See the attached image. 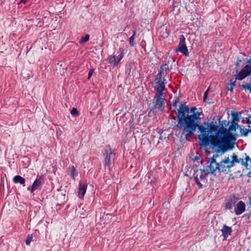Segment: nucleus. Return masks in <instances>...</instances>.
<instances>
[{
  "label": "nucleus",
  "mask_w": 251,
  "mask_h": 251,
  "mask_svg": "<svg viewBox=\"0 0 251 251\" xmlns=\"http://www.w3.org/2000/svg\"><path fill=\"white\" fill-rule=\"evenodd\" d=\"M178 102H179V99L178 98H176L175 100V101H174V102L173 103V106L174 108H176L177 104H178Z\"/></svg>",
  "instance_id": "2f4dec72"
},
{
  "label": "nucleus",
  "mask_w": 251,
  "mask_h": 251,
  "mask_svg": "<svg viewBox=\"0 0 251 251\" xmlns=\"http://www.w3.org/2000/svg\"><path fill=\"white\" fill-rule=\"evenodd\" d=\"M124 50L123 48H120L117 51L116 54L110 55L108 57V62L113 67L117 66L124 57Z\"/></svg>",
  "instance_id": "423d86ee"
},
{
  "label": "nucleus",
  "mask_w": 251,
  "mask_h": 251,
  "mask_svg": "<svg viewBox=\"0 0 251 251\" xmlns=\"http://www.w3.org/2000/svg\"><path fill=\"white\" fill-rule=\"evenodd\" d=\"M136 34V31H134L133 35L129 39V43L131 47H133L135 45L134 41V37L135 36Z\"/></svg>",
  "instance_id": "b1692460"
},
{
  "label": "nucleus",
  "mask_w": 251,
  "mask_h": 251,
  "mask_svg": "<svg viewBox=\"0 0 251 251\" xmlns=\"http://www.w3.org/2000/svg\"><path fill=\"white\" fill-rule=\"evenodd\" d=\"M157 84L156 87V92L155 95H164L163 91L165 87L166 79H163V81H161L159 82H155Z\"/></svg>",
  "instance_id": "4468645a"
},
{
  "label": "nucleus",
  "mask_w": 251,
  "mask_h": 251,
  "mask_svg": "<svg viewBox=\"0 0 251 251\" xmlns=\"http://www.w3.org/2000/svg\"><path fill=\"white\" fill-rule=\"evenodd\" d=\"M197 108L196 107H192L190 109L191 115H194L195 119H194V124L192 126V130L193 134L195 132L197 129H198L200 131L201 134L198 135V139L205 137L207 135L209 127L203 125L199 124L200 120L201 119V112L197 111Z\"/></svg>",
  "instance_id": "20e7f679"
},
{
  "label": "nucleus",
  "mask_w": 251,
  "mask_h": 251,
  "mask_svg": "<svg viewBox=\"0 0 251 251\" xmlns=\"http://www.w3.org/2000/svg\"><path fill=\"white\" fill-rule=\"evenodd\" d=\"M181 107L178 109L176 117H173V119L176 120L177 118V124L176 127L178 129H182V135L183 136L186 140L192 138L193 136L192 126L194 124V119L195 116L194 115L187 114L189 113V109L185 103H181Z\"/></svg>",
  "instance_id": "7ed1b4c3"
},
{
  "label": "nucleus",
  "mask_w": 251,
  "mask_h": 251,
  "mask_svg": "<svg viewBox=\"0 0 251 251\" xmlns=\"http://www.w3.org/2000/svg\"><path fill=\"white\" fill-rule=\"evenodd\" d=\"M203 125L209 127L207 135L206 137L212 140L217 139L219 141L223 146L227 147L229 149V146L231 145L233 142L236 141L237 139V135L233 134L231 131H235L238 127V124L234 122H231V125L228 129L224 127L223 126L219 127L218 126L215 125L213 122L208 123L204 122Z\"/></svg>",
  "instance_id": "f257e3e1"
},
{
  "label": "nucleus",
  "mask_w": 251,
  "mask_h": 251,
  "mask_svg": "<svg viewBox=\"0 0 251 251\" xmlns=\"http://www.w3.org/2000/svg\"><path fill=\"white\" fill-rule=\"evenodd\" d=\"M33 238V235L32 234H29L28 235L26 240H25V244L26 245H29Z\"/></svg>",
  "instance_id": "bb28decb"
},
{
  "label": "nucleus",
  "mask_w": 251,
  "mask_h": 251,
  "mask_svg": "<svg viewBox=\"0 0 251 251\" xmlns=\"http://www.w3.org/2000/svg\"><path fill=\"white\" fill-rule=\"evenodd\" d=\"M232 167L229 163V157H227L219 162L218 171L220 173L223 172L226 174H228L231 173L230 169Z\"/></svg>",
  "instance_id": "1a4fd4ad"
},
{
  "label": "nucleus",
  "mask_w": 251,
  "mask_h": 251,
  "mask_svg": "<svg viewBox=\"0 0 251 251\" xmlns=\"http://www.w3.org/2000/svg\"><path fill=\"white\" fill-rule=\"evenodd\" d=\"M239 63H238V62H236V64H235V65H236V66H238L239 65Z\"/></svg>",
  "instance_id": "37998d69"
},
{
  "label": "nucleus",
  "mask_w": 251,
  "mask_h": 251,
  "mask_svg": "<svg viewBox=\"0 0 251 251\" xmlns=\"http://www.w3.org/2000/svg\"><path fill=\"white\" fill-rule=\"evenodd\" d=\"M103 155L104 160V166H108V167L109 168L111 164V159H113L115 156V153L112 151L110 146H107L105 147Z\"/></svg>",
  "instance_id": "6e6552de"
},
{
  "label": "nucleus",
  "mask_w": 251,
  "mask_h": 251,
  "mask_svg": "<svg viewBox=\"0 0 251 251\" xmlns=\"http://www.w3.org/2000/svg\"><path fill=\"white\" fill-rule=\"evenodd\" d=\"M250 204L251 205V199L250 201Z\"/></svg>",
  "instance_id": "a18cd8bd"
},
{
  "label": "nucleus",
  "mask_w": 251,
  "mask_h": 251,
  "mask_svg": "<svg viewBox=\"0 0 251 251\" xmlns=\"http://www.w3.org/2000/svg\"><path fill=\"white\" fill-rule=\"evenodd\" d=\"M31 188H32V186L31 187H27V189L28 191H30L31 193H33L35 190H32V189Z\"/></svg>",
  "instance_id": "4c0bfd02"
},
{
  "label": "nucleus",
  "mask_w": 251,
  "mask_h": 251,
  "mask_svg": "<svg viewBox=\"0 0 251 251\" xmlns=\"http://www.w3.org/2000/svg\"><path fill=\"white\" fill-rule=\"evenodd\" d=\"M199 142L201 146L206 150H211V152L214 153L212 157L209 159L208 161L209 165L206 168L209 174L213 175L216 171L218 170L219 163L216 162L217 158L227 151L228 148L223 146L222 143L217 139L211 140L206 137L199 139Z\"/></svg>",
  "instance_id": "f03ea898"
},
{
  "label": "nucleus",
  "mask_w": 251,
  "mask_h": 251,
  "mask_svg": "<svg viewBox=\"0 0 251 251\" xmlns=\"http://www.w3.org/2000/svg\"><path fill=\"white\" fill-rule=\"evenodd\" d=\"M246 63L247 64L246 65H250L251 66V58L248 59V60L246 61Z\"/></svg>",
  "instance_id": "c9c22d12"
},
{
  "label": "nucleus",
  "mask_w": 251,
  "mask_h": 251,
  "mask_svg": "<svg viewBox=\"0 0 251 251\" xmlns=\"http://www.w3.org/2000/svg\"><path fill=\"white\" fill-rule=\"evenodd\" d=\"M237 62L240 63V62H241V60L240 59L238 58L237 60Z\"/></svg>",
  "instance_id": "a19ab883"
},
{
  "label": "nucleus",
  "mask_w": 251,
  "mask_h": 251,
  "mask_svg": "<svg viewBox=\"0 0 251 251\" xmlns=\"http://www.w3.org/2000/svg\"><path fill=\"white\" fill-rule=\"evenodd\" d=\"M44 183V178L42 176L37 178L32 185V190H40Z\"/></svg>",
  "instance_id": "ddd939ff"
},
{
  "label": "nucleus",
  "mask_w": 251,
  "mask_h": 251,
  "mask_svg": "<svg viewBox=\"0 0 251 251\" xmlns=\"http://www.w3.org/2000/svg\"><path fill=\"white\" fill-rule=\"evenodd\" d=\"M238 201L237 198L235 197L230 198L226 203V208L231 210L233 207L236 206Z\"/></svg>",
  "instance_id": "2eb2a0df"
},
{
  "label": "nucleus",
  "mask_w": 251,
  "mask_h": 251,
  "mask_svg": "<svg viewBox=\"0 0 251 251\" xmlns=\"http://www.w3.org/2000/svg\"><path fill=\"white\" fill-rule=\"evenodd\" d=\"M242 159V158L238 159L237 156L235 153H233L232 156V160L230 161V159L229 158V163L231 166L233 167L235 163H241Z\"/></svg>",
  "instance_id": "aec40b11"
},
{
  "label": "nucleus",
  "mask_w": 251,
  "mask_h": 251,
  "mask_svg": "<svg viewBox=\"0 0 251 251\" xmlns=\"http://www.w3.org/2000/svg\"><path fill=\"white\" fill-rule=\"evenodd\" d=\"M164 68L162 66H161V67L160 68V69H159L158 70V73H160L161 74L163 73V70Z\"/></svg>",
  "instance_id": "e433bc0d"
},
{
  "label": "nucleus",
  "mask_w": 251,
  "mask_h": 251,
  "mask_svg": "<svg viewBox=\"0 0 251 251\" xmlns=\"http://www.w3.org/2000/svg\"><path fill=\"white\" fill-rule=\"evenodd\" d=\"M232 117L233 119V121L232 122H234L236 123V122H238L240 121V118L239 117V115L238 113L237 112H233L232 114Z\"/></svg>",
  "instance_id": "393cba45"
},
{
  "label": "nucleus",
  "mask_w": 251,
  "mask_h": 251,
  "mask_svg": "<svg viewBox=\"0 0 251 251\" xmlns=\"http://www.w3.org/2000/svg\"><path fill=\"white\" fill-rule=\"evenodd\" d=\"M247 123L249 125L251 124V117L249 116L247 119Z\"/></svg>",
  "instance_id": "f704fd0d"
},
{
  "label": "nucleus",
  "mask_w": 251,
  "mask_h": 251,
  "mask_svg": "<svg viewBox=\"0 0 251 251\" xmlns=\"http://www.w3.org/2000/svg\"><path fill=\"white\" fill-rule=\"evenodd\" d=\"M221 231L222 233V236L225 239H226L232 232L231 227L228 226L226 225L223 226V228L221 230Z\"/></svg>",
  "instance_id": "f3484780"
},
{
  "label": "nucleus",
  "mask_w": 251,
  "mask_h": 251,
  "mask_svg": "<svg viewBox=\"0 0 251 251\" xmlns=\"http://www.w3.org/2000/svg\"><path fill=\"white\" fill-rule=\"evenodd\" d=\"M251 76V66L250 65L244 66L241 71L236 75V79L242 80L246 77Z\"/></svg>",
  "instance_id": "9b49d317"
},
{
  "label": "nucleus",
  "mask_w": 251,
  "mask_h": 251,
  "mask_svg": "<svg viewBox=\"0 0 251 251\" xmlns=\"http://www.w3.org/2000/svg\"><path fill=\"white\" fill-rule=\"evenodd\" d=\"M248 132H250L251 133V129H248Z\"/></svg>",
  "instance_id": "c03bdc74"
},
{
  "label": "nucleus",
  "mask_w": 251,
  "mask_h": 251,
  "mask_svg": "<svg viewBox=\"0 0 251 251\" xmlns=\"http://www.w3.org/2000/svg\"><path fill=\"white\" fill-rule=\"evenodd\" d=\"M208 174H209V172L204 169H200L194 174V181L198 185L199 189H201L203 187V185L200 181L199 178L201 180H204L207 177Z\"/></svg>",
  "instance_id": "39448f33"
},
{
  "label": "nucleus",
  "mask_w": 251,
  "mask_h": 251,
  "mask_svg": "<svg viewBox=\"0 0 251 251\" xmlns=\"http://www.w3.org/2000/svg\"><path fill=\"white\" fill-rule=\"evenodd\" d=\"M246 210V205L242 201H238L234 208V213L236 215H239L242 214Z\"/></svg>",
  "instance_id": "f8f14e48"
},
{
  "label": "nucleus",
  "mask_w": 251,
  "mask_h": 251,
  "mask_svg": "<svg viewBox=\"0 0 251 251\" xmlns=\"http://www.w3.org/2000/svg\"><path fill=\"white\" fill-rule=\"evenodd\" d=\"M87 187V183L86 182L83 184L80 183L78 187V197L80 199H83L84 195L86 193V191Z\"/></svg>",
  "instance_id": "dca6fc26"
},
{
  "label": "nucleus",
  "mask_w": 251,
  "mask_h": 251,
  "mask_svg": "<svg viewBox=\"0 0 251 251\" xmlns=\"http://www.w3.org/2000/svg\"><path fill=\"white\" fill-rule=\"evenodd\" d=\"M95 69L94 68L91 69L88 73V79H89L92 76V75L93 74L94 72Z\"/></svg>",
  "instance_id": "7c9ffc66"
},
{
  "label": "nucleus",
  "mask_w": 251,
  "mask_h": 251,
  "mask_svg": "<svg viewBox=\"0 0 251 251\" xmlns=\"http://www.w3.org/2000/svg\"><path fill=\"white\" fill-rule=\"evenodd\" d=\"M71 113L74 117H78L79 115L77 109L74 107L72 109Z\"/></svg>",
  "instance_id": "a878e982"
},
{
  "label": "nucleus",
  "mask_w": 251,
  "mask_h": 251,
  "mask_svg": "<svg viewBox=\"0 0 251 251\" xmlns=\"http://www.w3.org/2000/svg\"><path fill=\"white\" fill-rule=\"evenodd\" d=\"M162 67H163L164 69H165V71H167L166 74L168 73L171 69L168 64H165L163 65Z\"/></svg>",
  "instance_id": "c756f323"
},
{
  "label": "nucleus",
  "mask_w": 251,
  "mask_h": 251,
  "mask_svg": "<svg viewBox=\"0 0 251 251\" xmlns=\"http://www.w3.org/2000/svg\"><path fill=\"white\" fill-rule=\"evenodd\" d=\"M13 182L15 184L20 183L23 185V186H25V178L22 176L19 175H17L13 177Z\"/></svg>",
  "instance_id": "6ab92c4d"
},
{
  "label": "nucleus",
  "mask_w": 251,
  "mask_h": 251,
  "mask_svg": "<svg viewBox=\"0 0 251 251\" xmlns=\"http://www.w3.org/2000/svg\"><path fill=\"white\" fill-rule=\"evenodd\" d=\"M162 74L160 73H158L157 75V77L155 79V82H159L162 80Z\"/></svg>",
  "instance_id": "cd10ccee"
},
{
  "label": "nucleus",
  "mask_w": 251,
  "mask_h": 251,
  "mask_svg": "<svg viewBox=\"0 0 251 251\" xmlns=\"http://www.w3.org/2000/svg\"><path fill=\"white\" fill-rule=\"evenodd\" d=\"M28 0H21L20 2L25 4L27 2Z\"/></svg>",
  "instance_id": "58836bf2"
},
{
  "label": "nucleus",
  "mask_w": 251,
  "mask_h": 251,
  "mask_svg": "<svg viewBox=\"0 0 251 251\" xmlns=\"http://www.w3.org/2000/svg\"><path fill=\"white\" fill-rule=\"evenodd\" d=\"M69 170L70 171V175H71L73 179H75V178L78 175V173H77V171L75 170V167L74 166L70 167L69 168Z\"/></svg>",
  "instance_id": "412c9836"
},
{
  "label": "nucleus",
  "mask_w": 251,
  "mask_h": 251,
  "mask_svg": "<svg viewBox=\"0 0 251 251\" xmlns=\"http://www.w3.org/2000/svg\"><path fill=\"white\" fill-rule=\"evenodd\" d=\"M89 35L88 34L85 35V36H82L79 41L80 44H83V43L87 42L89 39Z\"/></svg>",
  "instance_id": "5701e85b"
},
{
  "label": "nucleus",
  "mask_w": 251,
  "mask_h": 251,
  "mask_svg": "<svg viewBox=\"0 0 251 251\" xmlns=\"http://www.w3.org/2000/svg\"><path fill=\"white\" fill-rule=\"evenodd\" d=\"M245 216L247 217L248 218H249V217H250V215L248 214H246Z\"/></svg>",
  "instance_id": "79ce46f5"
},
{
  "label": "nucleus",
  "mask_w": 251,
  "mask_h": 251,
  "mask_svg": "<svg viewBox=\"0 0 251 251\" xmlns=\"http://www.w3.org/2000/svg\"><path fill=\"white\" fill-rule=\"evenodd\" d=\"M236 75H235V76H236ZM237 79H235V80L233 81L232 79H230V86H231L232 87H234L235 85V82H236V80Z\"/></svg>",
  "instance_id": "72a5a7b5"
},
{
  "label": "nucleus",
  "mask_w": 251,
  "mask_h": 251,
  "mask_svg": "<svg viewBox=\"0 0 251 251\" xmlns=\"http://www.w3.org/2000/svg\"><path fill=\"white\" fill-rule=\"evenodd\" d=\"M208 92H209V88L207 89L206 90V91L204 92V95H203V100H204V101L206 100V99L207 98L208 94Z\"/></svg>",
  "instance_id": "473e14b6"
},
{
  "label": "nucleus",
  "mask_w": 251,
  "mask_h": 251,
  "mask_svg": "<svg viewBox=\"0 0 251 251\" xmlns=\"http://www.w3.org/2000/svg\"><path fill=\"white\" fill-rule=\"evenodd\" d=\"M242 89H247L250 93H251V83H248L246 84H242L241 85Z\"/></svg>",
  "instance_id": "4be33fe9"
},
{
  "label": "nucleus",
  "mask_w": 251,
  "mask_h": 251,
  "mask_svg": "<svg viewBox=\"0 0 251 251\" xmlns=\"http://www.w3.org/2000/svg\"><path fill=\"white\" fill-rule=\"evenodd\" d=\"M245 159H241V164L244 166L247 170L251 169V158L245 153Z\"/></svg>",
  "instance_id": "a211bd4d"
},
{
  "label": "nucleus",
  "mask_w": 251,
  "mask_h": 251,
  "mask_svg": "<svg viewBox=\"0 0 251 251\" xmlns=\"http://www.w3.org/2000/svg\"><path fill=\"white\" fill-rule=\"evenodd\" d=\"M176 52H180L186 56H189V52L185 44V37L181 35L179 37V42L177 47L175 49Z\"/></svg>",
  "instance_id": "9d476101"
},
{
  "label": "nucleus",
  "mask_w": 251,
  "mask_h": 251,
  "mask_svg": "<svg viewBox=\"0 0 251 251\" xmlns=\"http://www.w3.org/2000/svg\"><path fill=\"white\" fill-rule=\"evenodd\" d=\"M165 100L164 96L155 95V99L152 100L153 106L151 110L153 111L157 110L163 111L164 109L163 102Z\"/></svg>",
  "instance_id": "0eeeda50"
},
{
  "label": "nucleus",
  "mask_w": 251,
  "mask_h": 251,
  "mask_svg": "<svg viewBox=\"0 0 251 251\" xmlns=\"http://www.w3.org/2000/svg\"><path fill=\"white\" fill-rule=\"evenodd\" d=\"M233 87H234L230 86V87L228 88V90L230 91V92H232L233 90Z\"/></svg>",
  "instance_id": "ea45409f"
},
{
  "label": "nucleus",
  "mask_w": 251,
  "mask_h": 251,
  "mask_svg": "<svg viewBox=\"0 0 251 251\" xmlns=\"http://www.w3.org/2000/svg\"><path fill=\"white\" fill-rule=\"evenodd\" d=\"M240 132H241L242 135H243L246 137V136H248V133H249L248 129L241 128Z\"/></svg>",
  "instance_id": "c85d7f7f"
}]
</instances>
